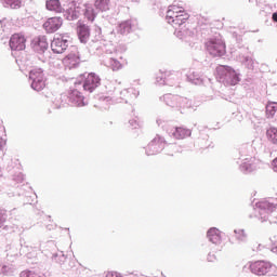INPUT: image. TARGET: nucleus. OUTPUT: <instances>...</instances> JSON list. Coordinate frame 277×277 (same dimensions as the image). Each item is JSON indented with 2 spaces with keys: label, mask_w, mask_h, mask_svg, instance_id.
Returning a JSON list of instances; mask_svg holds the SVG:
<instances>
[{
  "label": "nucleus",
  "mask_w": 277,
  "mask_h": 277,
  "mask_svg": "<svg viewBox=\"0 0 277 277\" xmlns=\"http://www.w3.org/2000/svg\"><path fill=\"white\" fill-rule=\"evenodd\" d=\"M189 15L183 10L182 6L171 5L167 11L166 21L169 25L174 27V35L180 40H187L190 36H194L189 29L185 27Z\"/></svg>",
  "instance_id": "1"
},
{
  "label": "nucleus",
  "mask_w": 277,
  "mask_h": 277,
  "mask_svg": "<svg viewBox=\"0 0 277 277\" xmlns=\"http://www.w3.org/2000/svg\"><path fill=\"white\" fill-rule=\"evenodd\" d=\"M277 207V199L269 198L268 200H262L256 203L255 207V217L260 220V222H269L271 224H276V216L274 213V209Z\"/></svg>",
  "instance_id": "2"
},
{
  "label": "nucleus",
  "mask_w": 277,
  "mask_h": 277,
  "mask_svg": "<svg viewBox=\"0 0 277 277\" xmlns=\"http://www.w3.org/2000/svg\"><path fill=\"white\" fill-rule=\"evenodd\" d=\"M216 79L220 83H224V85H237L241 81L239 72L226 65H219L216 67Z\"/></svg>",
  "instance_id": "3"
},
{
  "label": "nucleus",
  "mask_w": 277,
  "mask_h": 277,
  "mask_svg": "<svg viewBox=\"0 0 277 277\" xmlns=\"http://www.w3.org/2000/svg\"><path fill=\"white\" fill-rule=\"evenodd\" d=\"M249 269L254 276H269L272 272L276 274V264L269 261L259 260L250 262Z\"/></svg>",
  "instance_id": "4"
},
{
  "label": "nucleus",
  "mask_w": 277,
  "mask_h": 277,
  "mask_svg": "<svg viewBox=\"0 0 277 277\" xmlns=\"http://www.w3.org/2000/svg\"><path fill=\"white\" fill-rule=\"evenodd\" d=\"M206 49L212 57L226 55V43L220 38H212L206 42Z\"/></svg>",
  "instance_id": "5"
},
{
  "label": "nucleus",
  "mask_w": 277,
  "mask_h": 277,
  "mask_svg": "<svg viewBox=\"0 0 277 277\" xmlns=\"http://www.w3.org/2000/svg\"><path fill=\"white\" fill-rule=\"evenodd\" d=\"M29 79L31 81V88L36 92H40L41 90H44V87L47 85L45 79H44V71H42L41 68H34L29 72Z\"/></svg>",
  "instance_id": "6"
},
{
  "label": "nucleus",
  "mask_w": 277,
  "mask_h": 277,
  "mask_svg": "<svg viewBox=\"0 0 277 277\" xmlns=\"http://www.w3.org/2000/svg\"><path fill=\"white\" fill-rule=\"evenodd\" d=\"M70 37L68 35H56L51 42L53 53H64L68 49Z\"/></svg>",
  "instance_id": "7"
},
{
  "label": "nucleus",
  "mask_w": 277,
  "mask_h": 277,
  "mask_svg": "<svg viewBox=\"0 0 277 277\" xmlns=\"http://www.w3.org/2000/svg\"><path fill=\"white\" fill-rule=\"evenodd\" d=\"M83 79L82 88L85 92L92 93L96 88H98V85H101V77L94 72L84 74Z\"/></svg>",
  "instance_id": "8"
},
{
  "label": "nucleus",
  "mask_w": 277,
  "mask_h": 277,
  "mask_svg": "<svg viewBox=\"0 0 277 277\" xmlns=\"http://www.w3.org/2000/svg\"><path fill=\"white\" fill-rule=\"evenodd\" d=\"M63 64L66 68H77L81 64V56H79V49L71 47L70 52L63 58Z\"/></svg>",
  "instance_id": "9"
},
{
  "label": "nucleus",
  "mask_w": 277,
  "mask_h": 277,
  "mask_svg": "<svg viewBox=\"0 0 277 277\" xmlns=\"http://www.w3.org/2000/svg\"><path fill=\"white\" fill-rule=\"evenodd\" d=\"M240 170L245 173L254 172L259 168V160L252 156H240Z\"/></svg>",
  "instance_id": "10"
},
{
  "label": "nucleus",
  "mask_w": 277,
  "mask_h": 277,
  "mask_svg": "<svg viewBox=\"0 0 277 277\" xmlns=\"http://www.w3.org/2000/svg\"><path fill=\"white\" fill-rule=\"evenodd\" d=\"M166 146V141L159 135H157L146 147V155H157L161 153Z\"/></svg>",
  "instance_id": "11"
},
{
  "label": "nucleus",
  "mask_w": 277,
  "mask_h": 277,
  "mask_svg": "<svg viewBox=\"0 0 277 277\" xmlns=\"http://www.w3.org/2000/svg\"><path fill=\"white\" fill-rule=\"evenodd\" d=\"M62 25H64V19H62V17H50L43 23V29L47 34H55Z\"/></svg>",
  "instance_id": "12"
},
{
  "label": "nucleus",
  "mask_w": 277,
  "mask_h": 277,
  "mask_svg": "<svg viewBox=\"0 0 277 277\" xmlns=\"http://www.w3.org/2000/svg\"><path fill=\"white\" fill-rule=\"evenodd\" d=\"M81 15V6L77 5L75 2H70L66 10H64V18L66 21H77Z\"/></svg>",
  "instance_id": "13"
},
{
  "label": "nucleus",
  "mask_w": 277,
  "mask_h": 277,
  "mask_svg": "<svg viewBox=\"0 0 277 277\" xmlns=\"http://www.w3.org/2000/svg\"><path fill=\"white\" fill-rule=\"evenodd\" d=\"M68 98L69 103L75 107H85L88 105V101H85V97L77 89L70 91Z\"/></svg>",
  "instance_id": "14"
},
{
  "label": "nucleus",
  "mask_w": 277,
  "mask_h": 277,
  "mask_svg": "<svg viewBox=\"0 0 277 277\" xmlns=\"http://www.w3.org/2000/svg\"><path fill=\"white\" fill-rule=\"evenodd\" d=\"M25 42H27L25 36L22 34H15L10 39V48L12 51H24Z\"/></svg>",
  "instance_id": "15"
},
{
  "label": "nucleus",
  "mask_w": 277,
  "mask_h": 277,
  "mask_svg": "<svg viewBox=\"0 0 277 277\" xmlns=\"http://www.w3.org/2000/svg\"><path fill=\"white\" fill-rule=\"evenodd\" d=\"M169 135L174 137V140H185L186 137L192 136V131L187 128L179 127L169 131Z\"/></svg>",
  "instance_id": "16"
},
{
  "label": "nucleus",
  "mask_w": 277,
  "mask_h": 277,
  "mask_svg": "<svg viewBox=\"0 0 277 277\" xmlns=\"http://www.w3.org/2000/svg\"><path fill=\"white\" fill-rule=\"evenodd\" d=\"M174 79H176V74H159L156 77V83L158 85H174V82H172Z\"/></svg>",
  "instance_id": "17"
},
{
  "label": "nucleus",
  "mask_w": 277,
  "mask_h": 277,
  "mask_svg": "<svg viewBox=\"0 0 277 277\" xmlns=\"http://www.w3.org/2000/svg\"><path fill=\"white\" fill-rule=\"evenodd\" d=\"M237 60L238 62H240V64H242V66L247 67L248 70H254V68L256 67V65L259 63H256L254 61V58H252V56H250L249 54H243V53H240L238 56H237Z\"/></svg>",
  "instance_id": "18"
},
{
  "label": "nucleus",
  "mask_w": 277,
  "mask_h": 277,
  "mask_svg": "<svg viewBox=\"0 0 277 277\" xmlns=\"http://www.w3.org/2000/svg\"><path fill=\"white\" fill-rule=\"evenodd\" d=\"M121 100L128 103L129 101H135L140 96V90L135 88L124 89L120 92Z\"/></svg>",
  "instance_id": "19"
},
{
  "label": "nucleus",
  "mask_w": 277,
  "mask_h": 277,
  "mask_svg": "<svg viewBox=\"0 0 277 277\" xmlns=\"http://www.w3.org/2000/svg\"><path fill=\"white\" fill-rule=\"evenodd\" d=\"M34 42V49L37 53H44L49 49V42L44 36L35 39Z\"/></svg>",
  "instance_id": "20"
},
{
  "label": "nucleus",
  "mask_w": 277,
  "mask_h": 277,
  "mask_svg": "<svg viewBox=\"0 0 277 277\" xmlns=\"http://www.w3.org/2000/svg\"><path fill=\"white\" fill-rule=\"evenodd\" d=\"M207 237L209 241H211V243H215V245L222 243V232H220V229L215 227H211L208 230Z\"/></svg>",
  "instance_id": "21"
},
{
  "label": "nucleus",
  "mask_w": 277,
  "mask_h": 277,
  "mask_svg": "<svg viewBox=\"0 0 277 277\" xmlns=\"http://www.w3.org/2000/svg\"><path fill=\"white\" fill-rule=\"evenodd\" d=\"M15 273H16V266L11 263L1 264V258H0V274H2V276H14Z\"/></svg>",
  "instance_id": "22"
},
{
  "label": "nucleus",
  "mask_w": 277,
  "mask_h": 277,
  "mask_svg": "<svg viewBox=\"0 0 277 277\" xmlns=\"http://www.w3.org/2000/svg\"><path fill=\"white\" fill-rule=\"evenodd\" d=\"M186 77L187 81L194 85H202V83H205V78H202V76L196 71H188Z\"/></svg>",
  "instance_id": "23"
},
{
  "label": "nucleus",
  "mask_w": 277,
  "mask_h": 277,
  "mask_svg": "<svg viewBox=\"0 0 277 277\" xmlns=\"http://www.w3.org/2000/svg\"><path fill=\"white\" fill-rule=\"evenodd\" d=\"M133 24L131 23V21H124L117 26V34H120L121 36H127V34H131Z\"/></svg>",
  "instance_id": "24"
},
{
  "label": "nucleus",
  "mask_w": 277,
  "mask_h": 277,
  "mask_svg": "<svg viewBox=\"0 0 277 277\" xmlns=\"http://www.w3.org/2000/svg\"><path fill=\"white\" fill-rule=\"evenodd\" d=\"M45 8L50 12H56V14H60L63 11L60 0H48L45 2Z\"/></svg>",
  "instance_id": "25"
},
{
  "label": "nucleus",
  "mask_w": 277,
  "mask_h": 277,
  "mask_svg": "<svg viewBox=\"0 0 277 277\" xmlns=\"http://www.w3.org/2000/svg\"><path fill=\"white\" fill-rule=\"evenodd\" d=\"M161 101L168 105V107H175L179 103V95H173V94H166L161 97Z\"/></svg>",
  "instance_id": "26"
},
{
  "label": "nucleus",
  "mask_w": 277,
  "mask_h": 277,
  "mask_svg": "<svg viewBox=\"0 0 277 277\" xmlns=\"http://www.w3.org/2000/svg\"><path fill=\"white\" fill-rule=\"evenodd\" d=\"M111 5L109 0H94V8L98 10V12H107Z\"/></svg>",
  "instance_id": "27"
},
{
  "label": "nucleus",
  "mask_w": 277,
  "mask_h": 277,
  "mask_svg": "<svg viewBox=\"0 0 277 277\" xmlns=\"http://www.w3.org/2000/svg\"><path fill=\"white\" fill-rule=\"evenodd\" d=\"M78 38L80 42L85 44L88 42V38H90V29L87 26H82L78 29Z\"/></svg>",
  "instance_id": "28"
},
{
  "label": "nucleus",
  "mask_w": 277,
  "mask_h": 277,
  "mask_svg": "<svg viewBox=\"0 0 277 277\" xmlns=\"http://www.w3.org/2000/svg\"><path fill=\"white\" fill-rule=\"evenodd\" d=\"M84 16L91 23L96 18V11H94V6H92V4H84Z\"/></svg>",
  "instance_id": "29"
},
{
  "label": "nucleus",
  "mask_w": 277,
  "mask_h": 277,
  "mask_svg": "<svg viewBox=\"0 0 277 277\" xmlns=\"http://www.w3.org/2000/svg\"><path fill=\"white\" fill-rule=\"evenodd\" d=\"M266 137L271 144H275L277 146V128L271 127L266 130Z\"/></svg>",
  "instance_id": "30"
},
{
  "label": "nucleus",
  "mask_w": 277,
  "mask_h": 277,
  "mask_svg": "<svg viewBox=\"0 0 277 277\" xmlns=\"http://www.w3.org/2000/svg\"><path fill=\"white\" fill-rule=\"evenodd\" d=\"M185 107H192V102L187 97H177L176 109H185Z\"/></svg>",
  "instance_id": "31"
},
{
  "label": "nucleus",
  "mask_w": 277,
  "mask_h": 277,
  "mask_svg": "<svg viewBox=\"0 0 277 277\" xmlns=\"http://www.w3.org/2000/svg\"><path fill=\"white\" fill-rule=\"evenodd\" d=\"M105 66H107L108 68H111V70H120V68H122V64L119 63V61L116 58H109L105 63Z\"/></svg>",
  "instance_id": "32"
},
{
  "label": "nucleus",
  "mask_w": 277,
  "mask_h": 277,
  "mask_svg": "<svg viewBox=\"0 0 277 277\" xmlns=\"http://www.w3.org/2000/svg\"><path fill=\"white\" fill-rule=\"evenodd\" d=\"M277 110V103L276 102H271L266 105V115L268 118H274L276 115Z\"/></svg>",
  "instance_id": "33"
},
{
  "label": "nucleus",
  "mask_w": 277,
  "mask_h": 277,
  "mask_svg": "<svg viewBox=\"0 0 277 277\" xmlns=\"http://www.w3.org/2000/svg\"><path fill=\"white\" fill-rule=\"evenodd\" d=\"M234 233L237 241H248V233H246V229H235Z\"/></svg>",
  "instance_id": "34"
},
{
  "label": "nucleus",
  "mask_w": 277,
  "mask_h": 277,
  "mask_svg": "<svg viewBox=\"0 0 277 277\" xmlns=\"http://www.w3.org/2000/svg\"><path fill=\"white\" fill-rule=\"evenodd\" d=\"M4 6L5 8H11L12 10H18V8H21L22 5V1L21 0H4Z\"/></svg>",
  "instance_id": "35"
},
{
  "label": "nucleus",
  "mask_w": 277,
  "mask_h": 277,
  "mask_svg": "<svg viewBox=\"0 0 277 277\" xmlns=\"http://www.w3.org/2000/svg\"><path fill=\"white\" fill-rule=\"evenodd\" d=\"M113 104H114V100H111V97L109 96L100 98L101 109H109V105H113Z\"/></svg>",
  "instance_id": "36"
},
{
  "label": "nucleus",
  "mask_w": 277,
  "mask_h": 277,
  "mask_svg": "<svg viewBox=\"0 0 277 277\" xmlns=\"http://www.w3.org/2000/svg\"><path fill=\"white\" fill-rule=\"evenodd\" d=\"M5 220H8V214L5 211L0 210V228L3 226V224H5Z\"/></svg>",
  "instance_id": "37"
},
{
  "label": "nucleus",
  "mask_w": 277,
  "mask_h": 277,
  "mask_svg": "<svg viewBox=\"0 0 277 277\" xmlns=\"http://www.w3.org/2000/svg\"><path fill=\"white\" fill-rule=\"evenodd\" d=\"M13 180L16 183H23L25 181V175H23V173H18L17 175H14Z\"/></svg>",
  "instance_id": "38"
},
{
  "label": "nucleus",
  "mask_w": 277,
  "mask_h": 277,
  "mask_svg": "<svg viewBox=\"0 0 277 277\" xmlns=\"http://www.w3.org/2000/svg\"><path fill=\"white\" fill-rule=\"evenodd\" d=\"M129 124H130V127H132V129H137V128H140V123L137 122V119H131V120L129 121Z\"/></svg>",
  "instance_id": "39"
},
{
  "label": "nucleus",
  "mask_w": 277,
  "mask_h": 277,
  "mask_svg": "<svg viewBox=\"0 0 277 277\" xmlns=\"http://www.w3.org/2000/svg\"><path fill=\"white\" fill-rule=\"evenodd\" d=\"M105 277H122V275L118 272H108Z\"/></svg>",
  "instance_id": "40"
},
{
  "label": "nucleus",
  "mask_w": 277,
  "mask_h": 277,
  "mask_svg": "<svg viewBox=\"0 0 277 277\" xmlns=\"http://www.w3.org/2000/svg\"><path fill=\"white\" fill-rule=\"evenodd\" d=\"M207 259L209 263H214V261H216L215 254L213 253H209Z\"/></svg>",
  "instance_id": "41"
},
{
  "label": "nucleus",
  "mask_w": 277,
  "mask_h": 277,
  "mask_svg": "<svg viewBox=\"0 0 277 277\" xmlns=\"http://www.w3.org/2000/svg\"><path fill=\"white\" fill-rule=\"evenodd\" d=\"M6 142L3 138H0V150H3V146H5Z\"/></svg>",
  "instance_id": "42"
},
{
  "label": "nucleus",
  "mask_w": 277,
  "mask_h": 277,
  "mask_svg": "<svg viewBox=\"0 0 277 277\" xmlns=\"http://www.w3.org/2000/svg\"><path fill=\"white\" fill-rule=\"evenodd\" d=\"M273 21L277 23V13H273Z\"/></svg>",
  "instance_id": "43"
},
{
  "label": "nucleus",
  "mask_w": 277,
  "mask_h": 277,
  "mask_svg": "<svg viewBox=\"0 0 277 277\" xmlns=\"http://www.w3.org/2000/svg\"><path fill=\"white\" fill-rule=\"evenodd\" d=\"M272 252H274V253L276 254V252H277V247H273V248H272Z\"/></svg>",
  "instance_id": "44"
},
{
  "label": "nucleus",
  "mask_w": 277,
  "mask_h": 277,
  "mask_svg": "<svg viewBox=\"0 0 277 277\" xmlns=\"http://www.w3.org/2000/svg\"><path fill=\"white\" fill-rule=\"evenodd\" d=\"M157 124H158V127H160L161 126V120H157Z\"/></svg>",
  "instance_id": "45"
},
{
  "label": "nucleus",
  "mask_w": 277,
  "mask_h": 277,
  "mask_svg": "<svg viewBox=\"0 0 277 277\" xmlns=\"http://www.w3.org/2000/svg\"><path fill=\"white\" fill-rule=\"evenodd\" d=\"M171 148H176V145H172Z\"/></svg>",
  "instance_id": "46"
},
{
  "label": "nucleus",
  "mask_w": 277,
  "mask_h": 277,
  "mask_svg": "<svg viewBox=\"0 0 277 277\" xmlns=\"http://www.w3.org/2000/svg\"><path fill=\"white\" fill-rule=\"evenodd\" d=\"M62 259H63V260H66V258L64 256V254L62 255Z\"/></svg>",
  "instance_id": "47"
},
{
  "label": "nucleus",
  "mask_w": 277,
  "mask_h": 277,
  "mask_svg": "<svg viewBox=\"0 0 277 277\" xmlns=\"http://www.w3.org/2000/svg\"><path fill=\"white\" fill-rule=\"evenodd\" d=\"M258 250H261V245H259V249Z\"/></svg>",
  "instance_id": "48"
},
{
  "label": "nucleus",
  "mask_w": 277,
  "mask_h": 277,
  "mask_svg": "<svg viewBox=\"0 0 277 277\" xmlns=\"http://www.w3.org/2000/svg\"><path fill=\"white\" fill-rule=\"evenodd\" d=\"M35 252H38V248L35 249Z\"/></svg>",
  "instance_id": "49"
},
{
  "label": "nucleus",
  "mask_w": 277,
  "mask_h": 277,
  "mask_svg": "<svg viewBox=\"0 0 277 277\" xmlns=\"http://www.w3.org/2000/svg\"><path fill=\"white\" fill-rule=\"evenodd\" d=\"M132 1H135V2H137V1H140V0H132Z\"/></svg>",
  "instance_id": "50"
}]
</instances>
